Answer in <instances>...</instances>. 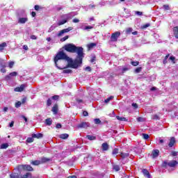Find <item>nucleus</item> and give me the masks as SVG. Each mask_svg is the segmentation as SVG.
Listing matches in <instances>:
<instances>
[{
  "instance_id": "nucleus-19",
  "label": "nucleus",
  "mask_w": 178,
  "mask_h": 178,
  "mask_svg": "<svg viewBox=\"0 0 178 178\" xmlns=\"http://www.w3.org/2000/svg\"><path fill=\"white\" fill-rule=\"evenodd\" d=\"M120 156L122 159H126V158H129V156H130V154L121 152Z\"/></svg>"
},
{
  "instance_id": "nucleus-32",
  "label": "nucleus",
  "mask_w": 178,
  "mask_h": 178,
  "mask_svg": "<svg viewBox=\"0 0 178 178\" xmlns=\"http://www.w3.org/2000/svg\"><path fill=\"white\" fill-rule=\"evenodd\" d=\"M81 29H82V30H92V29H94V27L92 26H85L84 28L81 27Z\"/></svg>"
},
{
  "instance_id": "nucleus-33",
  "label": "nucleus",
  "mask_w": 178,
  "mask_h": 178,
  "mask_svg": "<svg viewBox=\"0 0 178 178\" xmlns=\"http://www.w3.org/2000/svg\"><path fill=\"white\" fill-rule=\"evenodd\" d=\"M119 154V149L115 148L112 152V155H116Z\"/></svg>"
},
{
  "instance_id": "nucleus-27",
  "label": "nucleus",
  "mask_w": 178,
  "mask_h": 178,
  "mask_svg": "<svg viewBox=\"0 0 178 178\" xmlns=\"http://www.w3.org/2000/svg\"><path fill=\"white\" fill-rule=\"evenodd\" d=\"M116 119H118V120H120V122H127V119L124 117L117 116Z\"/></svg>"
},
{
  "instance_id": "nucleus-34",
  "label": "nucleus",
  "mask_w": 178,
  "mask_h": 178,
  "mask_svg": "<svg viewBox=\"0 0 178 178\" xmlns=\"http://www.w3.org/2000/svg\"><path fill=\"white\" fill-rule=\"evenodd\" d=\"M10 178H19V174L13 173L10 175Z\"/></svg>"
},
{
  "instance_id": "nucleus-8",
  "label": "nucleus",
  "mask_w": 178,
  "mask_h": 178,
  "mask_svg": "<svg viewBox=\"0 0 178 178\" xmlns=\"http://www.w3.org/2000/svg\"><path fill=\"white\" fill-rule=\"evenodd\" d=\"M24 88H26V85L22 84L20 87L15 88L14 91H15V92H22V91H24Z\"/></svg>"
},
{
  "instance_id": "nucleus-39",
  "label": "nucleus",
  "mask_w": 178,
  "mask_h": 178,
  "mask_svg": "<svg viewBox=\"0 0 178 178\" xmlns=\"http://www.w3.org/2000/svg\"><path fill=\"white\" fill-rule=\"evenodd\" d=\"M47 106H51L52 105V99H48L47 102Z\"/></svg>"
},
{
  "instance_id": "nucleus-17",
  "label": "nucleus",
  "mask_w": 178,
  "mask_h": 178,
  "mask_svg": "<svg viewBox=\"0 0 178 178\" xmlns=\"http://www.w3.org/2000/svg\"><path fill=\"white\" fill-rule=\"evenodd\" d=\"M120 70H121L122 74L124 73H126V72L130 70V67H123L122 68H120Z\"/></svg>"
},
{
  "instance_id": "nucleus-59",
  "label": "nucleus",
  "mask_w": 178,
  "mask_h": 178,
  "mask_svg": "<svg viewBox=\"0 0 178 178\" xmlns=\"http://www.w3.org/2000/svg\"><path fill=\"white\" fill-rule=\"evenodd\" d=\"M132 106L133 108H134L135 109H137V108H138V105L136 103H133L132 104Z\"/></svg>"
},
{
  "instance_id": "nucleus-3",
  "label": "nucleus",
  "mask_w": 178,
  "mask_h": 178,
  "mask_svg": "<svg viewBox=\"0 0 178 178\" xmlns=\"http://www.w3.org/2000/svg\"><path fill=\"white\" fill-rule=\"evenodd\" d=\"M74 16L73 13H69L67 14H63L60 16V19L58 20L56 24H54L51 26V27L48 30V33H51L54 31L56 29V27L59 26H63V24H66L69 20H72V17Z\"/></svg>"
},
{
  "instance_id": "nucleus-50",
  "label": "nucleus",
  "mask_w": 178,
  "mask_h": 178,
  "mask_svg": "<svg viewBox=\"0 0 178 178\" xmlns=\"http://www.w3.org/2000/svg\"><path fill=\"white\" fill-rule=\"evenodd\" d=\"M15 65V62L11 61L8 63V66L10 67V69H12V67H13V65Z\"/></svg>"
},
{
  "instance_id": "nucleus-30",
  "label": "nucleus",
  "mask_w": 178,
  "mask_h": 178,
  "mask_svg": "<svg viewBox=\"0 0 178 178\" xmlns=\"http://www.w3.org/2000/svg\"><path fill=\"white\" fill-rule=\"evenodd\" d=\"M113 169L115 172H119V170H120V167L118 165H115L113 166Z\"/></svg>"
},
{
  "instance_id": "nucleus-28",
  "label": "nucleus",
  "mask_w": 178,
  "mask_h": 178,
  "mask_svg": "<svg viewBox=\"0 0 178 178\" xmlns=\"http://www.w3.org/2000/svg\"><path fill=\"white\" fill-rule=\"evenodd\" d=\"M94 47H97V43H90L88 44V49H92Z\"/></svg>"
},
{
  "instance_id": "nucleus-1",
  "label": "nucleus",
  "mask_w": 178,
  "mask_h": 178,
  "mask_svg": "<svg viewBox=\"0 0 178 178\" xmlns=\"http://www.w3.org/2000/svg\"><path fill=\"white\" fill-rule=\"evenodd\" d=\"M63 49H65L70 54H77L76 58L74 60V67H79L83 63V58H84V49L81 47H77L72 43H68L63 47Z\"/></svg>"
},
{
  "instance_id": "nucleus-55",
  "label": "nucleus",
  "mask_w": 178,
  "mask_h": 178,
  "mask_svg": "<svg viewBox=\"0 0 178 178\" xmlns=\"http://www.w3.org/2000/svg\"><path fill=\"white\" fill-rule=\"evenodd\" d=\"M141 67H138L135 70V72L136 73H140V72H141Z\"/></svg>"
},
{
  "instance_id": "nucleus-52",
  "label": "nucleus",
  "mask_w": 178,
  "mask_h": 178,
  "mask_svg": "<svg viewBox=\"0 0 178 178\" xmlns=\"http://www.w3.org/2000/svg\"><path fill=\"white\" fill-rule=\"evenodd\" d=\"M126 31H127V34H130L131 33V31H133V29L128 28Z\"/></svg>"
},
{
  "instance_id": "nucleus-21",
  "label": "nucleus",
  "mask_w": 178,
  "mask_h": 178,
  "mask_svg": "<svg viewBox=\"0 0 178 178\" xmlns=\"http://www.w3.org/2000/svg\"><path fill=\"white\" fill-rule=\"evenodd\" d=\"M86 138H88V140H90V141H94L95 140H97V137L92 135H87Z\"/></svg>"
},
{
  "instance_id": "nucleus-24",
  "label": "nucleus",
  "mask_w": 178,
  "mask_h": 178,
  "mask_svg": "<svg viewBox=\"0 0 178 178\" xmlns=\"http://www.w3.org/2000/svg\"><path fill=\"white\" fill-rule=\"evenodd\" d=\"M6 47H8V44H6V42H3L1 44H0V51H3V49H5Z\"/></svg>"
},
{
  "instance_id": "nucleus-23",
  "label": "nucleus",
  "mask_w": 178,
  "mask_h": 178,
  "mask_svg": "<svg viewBox=\"0 0 178 178\" xmlns=\"http://www.w3.org/2000/svg\"><path fill=\"white\" fill-rule=\"evenodd\" d=\"M40 163H41V161L38 160L33 161L31 162V164L33 165L34 166H38V165H40Z\"/></svg>"
},
{
  "instance_id": "nucleus-58",
  "label": "nucleus",
  "mask_w": 178,
  "mask_h": 178,
  "mask_svg": "<svg viewBox=\"0 0 178 178\" xmlns=\"http://www.w3.org/2000/svg\"><path fill=\"white\" fill-rule=\"evenodd\" d=\"M77 104H83V99H76Z\"/></svg>"
},
{
  "instance_id": "nucleus-41",
  "label": "nucleus",
  "mask_w": 178,
  "mask_h": 178,
  "mask_svg": "<svg viewBox=\"0 0 178 178\" xmlns=\"http://www.w3.org/2000/svg\"><path fill=\"white\" fill-rule=\"evenodd\" d=\"M143 138H144V140H148V138H149V135L147 134H143Z\"/></svg>"
},
{
  "instance_id": "nucleus-54",
  "label": "nucleus",
  "mask_w": 178,
  "mask_h": 178,
  "mask_svg": "<svg viewBox=\"0 0 178 178\" xmlns=\"http://www.w3.org/2000/svg\"><path fill=\"white\" fill-rule=\"evenodd\" d=\"M171 154H172V156H177V152L172 151L171 152Z\"/></svg>"
},
{
  "instance_id": "nucleus-4",
  "label": "nucleus",
  "mask_w": 178,
  "mask_h": 178,
  "mask_svg": "<svg viewBox=\"0 0 178 178\" xmlns=\"http://www.w3.org/2000/svg\"><path fill=\"white\" fill-rule=\"evenodd\" d=\"M18 170L19 171L26 170L27 172H33L34 169L33 168V167H31V165L26 164V165H19Z\"/></svg>"
},
{
  "instance_id": "nucleus-14",
  "label": "nucleus",
  "mask_w": 178,
  "mask_h": 178,
  "mask_svg": "<svg viewBox=\"0 0 178 178\" xmlns=\"http://www.w3.org/2000/svg\"><path fill=\"white\" fill-rule=\"evenodd\" d=\"M33 138H42L44 135L42 134H32Z\"/></svg>"
},
{
  "instance_id": "nucleus-26",
  "label": "nucleus",
  "mask_w": 178,
  "mask_h": 178,
  "mask_svg": "<svg viewBox=\"0 0 178 178\" xmlns=\"http://www.w3.org/2000/svg\"><path fill=\"white\" fill-rule=\"evenodd\" d=\"M45 124H47V126H51V124H52V120L51 118L46 119Z\"/></svg>"
},
{
  "instance_id": "nucleus-63",
  "label": "nucleus",
  "mask_w": 178,
  "mask_h": 178,
  "mask_svg": "<svg viewBox=\"0 0 178 178\" xmlns=\"http://www.w3.org/2000/svg\"><path fill=\"white\" fill-rule=\"evenodd\" d=\"M83 116H88V112L85 111L83 112Z\"/></svg>"
},
{
  "instance_id": "nucleus-51",
  "label": "nucleus",
  "mask_w": 178,
  "mask_h": 178,
  "mask_svg": "<svg viewBox=\"0 0 178 178\" xmlns=\"http://www.w3.org/2000/svg\"><path fill=\"white\" fill-rule=\"evenodd\" d=\"M163 8L165 9V10H169L170 9L169 5L168 4L163 5Z\"/></svg>"
},
{
  "instance_id": "nucleus-20",
  "label": "nucleus",
  "mask_w": 178,
  "mask_h": 178,
  "mask_svg": "<svg viewBox=\"0 0 178 178\" xmlns=\"http://www.w3.org/2000/svg\"><path fill=\"white\" fill-rule=\"evenodd\" d=\"M173 33L175 38L178 39V26H175L173 28Z\"/></svg>"
},
{
  "instance_id": "nucleus-46",
  "label": "nucleus",
  "mask_w": 178,
  "mask_h": 178,
  "mask_svg": "<svg viewBox=\"0 0 178 178\" xmlns=\"http://www.w3.org/2000/svg\"><path fill=\"white\" fill-rule=\"evenodd\" d=\"M10 76H11V77H16V76H17V72H13L11 73H10Z\"/></svg>"
},
{
  "instance_id": "nucleus-53",
  "label": "nucleus",
  "mask_w": 178,
  "mask_h": 178,
  "mask_svg": "<svg viewBox=\"0 0 178 178\" xmlns=\"http://www.w3.org/2000/svg\"><path fill=\"white\" fill-rule=\"evenodd\" d=\"M99 5H101V6H105V5H106V1H100Z\"/></svg>"
},
{
  "instance_id": "nucleus-45",
  "label": "nucleus",
  "mask_w": 178,
  "mask_h": 178,
  "mask_svg": "<svg viewBox=\"0 0 178 178\" xmlns=\"http://www.w3.org/2000/svg\"><path fill=\"white\" fill-rule=\"evenodd\" d=\"M0 66L2 68L6 67V63H5L4 61H1V63H0Z\"/></svg>"
},
{
  "instance_id": "nucleus-25",
  "label": "nucleus",
  "mask_w": 178,
  "mask_h": 178,
  "mask_svg": "<svg viewBox=\"0 0 178 178\" xmlns=\"http://www.w3.org/2000/svg\"><path fill=\"white\" fill-rule=\"evenodd\" d=\"M51 111L54 115H56V113H58V105L56 104L54 106H53Z\"/></svg>"
},
{
  "instance_id": "nucleus-7",
  "label": "nucleus",
  "mask_w": 178,
  "mask_h": 178,
  "mask_svg": "<svg viewBox=\"0 0 178 178\" xmlns=\"http://www.w3.org/2000/svg\"><path fill=\"white\" fill-rule=\"evenodd\" d=\"M72 30H73V28L72 27H68L67 29H63L58 33V36L60 37L63 35V34H65V33H69V31H72Z\"/></svg>"
},
{
  "instance_id": "nucleus-57",
  "label": "nucleus",
  "mask_w": 178,
  "mask_h": 178,
  "mask_svg": "<svg viewBox=\"0 0 178 178\" xmlns=\"http://www.w3.org/2000/svg\"><path fill=\"white\" fill-rule=\"evenodd\" d=\"M69 38V35H66L64 38H61V41H66Z\"/></svg>"
},
{
  "instance_id": "nucleus-5",
  "label": "nucleus",
  "mask_w": 178,
  "mask_h": 178,
  "mask_svg": "<svg viewBox=\"0 0 178 178\" xmlns=\"http://www.w3.org/2000/svg\"><path fill=\"white\" fill-rule=\"evenodd\" d=\"M120 36V32L117 31L111 34V40L113 42H116L118 41V38Z\"/></svg>"
},
{
  "instance_id": "nucleus-11",
  "label": "nucleus",
  "mask_w": 178,
  "mask_h": 178,
  "mask_svg": "<svg viewBox=\"0 0 178 178\" xmlns=\"http://www.w3.org/2000/svg\"><path fill=\"white\" fill-rule=\"evenodd\" d=\"M152 156L154 159L159 156V149H154L152 152Z\"/></svg>"
},
{
  "instance_id": "nucleus-2",
  "label": "nucleus",
  "mask_w": 178,
  "mask_h": 178,
  "mask_svg": "<svg viewBox=\"0 0 178 178\" xmlns=\"http://www.w3.org/2000/svg\"><path fill=\"white\" fill-rule=\"evenodd\" d=\"M59 60H66L68 63V66L70 67H72V69H77L78 67H74L73 65H74V62L73 60V58L69 57L68 56L66 55V53L63 52V50L58 51L56 54V56L54 57V63L56 67L58 68L60 70H63V69H66L65 67H59L58 65V62Z\"/></svg>"
},
{
  "instance_id": "nucleus-60",
  "label": "nucleus",
  "mask_w": 178,
  "mask_h": 178,
  "mask_svg": "<svg viewBox=\"0 0 178 178\" xmlns=\"http://www.w3.org/2000/svg\"><path fill=\"white\" fill-rule=\"evenodd\" d=\"M56 129H61L62 128V124H57L56 125Z\"/></svg>"
},
{
  "instance_id": "nucleus-31",
  "label": "nucleus",
  "mask_w": 178,
  "mask_h": 178,
  "mask_svg": "<svg viewBox=\"0 0 178 178\" xmlns=\"http://www.w3.org/2000/svg\"><path fill=\"white\" fill-rule=\"evenodd\" d=\"M31 176V172H26L25 175L21 176V178H29Z\"/></svg>"
},
{
  "instance_id": "nucleus-61",
  "label": "nucleus",
  "mask_w": 178,
  "mask_h": 178,
  "mask_svg": "<svg viewBox=\"0 0 178 178\" xmlns=\"http://www.w3.org/2000/svg\"><path fill=\"white\" fill-rule=\"evenodd\" d=\"M150 24H146L143 25V29H147V27H149Z\"/></svg>"
},
{
  "instance_id": "nucleus-62",
  "label": "nucleus",
  "mask_w": 178,
  "mask_h": 178,
  "mask_svg": "<svg viewBox=\"0 0 178 178\" xmlns=\"http://www.w3.org/2000/svg\"><path fill=\"white\" fill-rule=\"evenodd\" d=\"M1 73H6V69H5V67H3L1 69Z\"/></svg>"
},
{
  "instance_id": "nucleus-42",
  "label": "nucleus",
  "mask_w": 178,
  "mask_h": 178,
  "mask_svg": "<svg viewBox=\"0 0 178 178\" xmlns=\"http://www.w3.org/2000/svg\"><path fill=\"white\" fill-rule=\"evenodd\" d=\"M12 79V76H10V74H9L8 75H6V76H5V80L6 81H9V80H10Z\"/></svg>"
},
{
  "instance_id": "nucleus-56",
  "label": "nucleus",
  "mask_w": 178,
  "mask_h": 178,
  "mask_svg": "<svg viewBox=\"0 0 178 178\" xmlns=\"http://www.w3.org/2000/svg\"><path fill=\"white\" fill-rule=\"evenodd\" d=\"M136 15H137L138 16H143V12L136 11Z\"/></svg>"
},
{
  "instance_id": "nucleus-40",
  "label": "nucleus",
  "mask_w": 178,
  "mask_h": 178,
  "mask_svg": "<svg viewBox=\"0 0 178 178\" xmlns=\"http://www.w3.org/2000/svg\"><path fill=\"white\" fill-rule=\"evenodd\" d=\"M72 70H64L63 72L65 74H69L70 73H72Z\"/></svg>"
},
{
  "instance_id": "nucleus-13",
  "label": "nucleus",
  "mask_w": 178,
  "mask_h": 178,
  "mask_svg": "<svg viewBox=\"0 0 178 178\" xmlns=\"http://www.w3.org/2000/svg\"><path fill=\"white\" fill-rule=\"evenodd\" d=\"M175 144H176V139L175 138V137H171L170 140V143H168V147L170 148H172V147H173Z\"/></svg>"
},
{
  "instance_id": "nucleus-43",
  "label": "nucleus",
  "mask_w": 178,
  "mask_h": 178,
  "mask_svg": "<svg viewBox=\"0 0 178 178\" xmlns=\"http://www.w3.org/2000/svg\"><path fill=\"white\" fill-rule=\"evenodd\" d=\"M138 122H145V118L143 117H139L137 118Z\"/></svg>"
},
{
  "instance_id": "nucleus-16",
  "label": "nucleus",
  "mask_w": 178,
  "mask_h": 178,
  "mask_svg": "<svg viewBox=\"0 0 178 178\" xmlns=\"http://www.w3.org/2000/svg\"><path fill=\"white\" fill-rule=\"evenodd\" d=\"M102 147L103 151H108V149H109V145L106 143H103Z\"/></svg>"
},
{
  "instance_id": "nucleus-44",
  "label": "nucleus",
  "mask_w": 178,
  "mask_h": 178,
  "mask_svg": "<svg viewBox=\"0 0 178 178\" xmlns=\"http://www.w3.org/2000/svg\"><path fill=\"white\" fill-rule=\"evenodd\" d=\"M169 163H168L167 161H163L161 166L162 168H166L167 166H168Z\"/></svg>"
},
{
  "instance_id": "nucleus-29",
  "label": "nucleus",
  "mask_w": 178,
  "mask_h": 178,
  "mask_svg": "<svg viewBox=\"0 0 178 178\" xmlns=\"http://www.w3.org/2000/svg\"><path fill=\"white\" fill-rule=\"evenodd\" d=\"M9 147V145L8 143H3L1 145V149H6Z\"/></svg>"
},
{
  "instance_id": "nucleus-36",
  "label": "nucleus",
  "mask_w": 178,
  "mask_h": 178,
  "mask_svg": "<svg viewBox=\"0 0 178 178\" xmlns=\"http://www.w3.org/2000/svg\"><path fill=\"white\" fill-rule=\"evenodd\" d=\"M34 142V138L31 137V138H27L26 139V143H33Z\"/></svg>"
},
{
  "instance_id": "nucleus-47",
  "label": "nucleus",
  "mask_w": 178,
  "mask_h": 178,
  "mask_svg": "<svg viewBox=\"0 0 178 178\" xmlns=\"http://www.w3.org/2000/svg\"><path fill=\"white\" fill-rule=\"evenodd\" d=\"M152 119L154 120H159V115H153V117H152Z\"/></svg>"
},
{
  "instance_id": "nucleus-10",
  "label": "nucleus",
  "mask_w": 178,
  "mask_h": 178,
  "mask_svg": "<svg viewBox=\"0 0 178 178\" xmlns=\"http://www.w3.org/2000/svg\"><path fill=\"white\" fill-rule=\"evenodd\" d=\"M142 173L144 175L145 177L151 178V174H149L148 170L145 168L142 169Z\"/></svg>"
},
{
  "instance_id": "nucleus-6",
  "label": "nucleus",
  "mask_w": 178,
  "mask_h": 178,
  "mask_svg": "<svg viewBox=\"0 0 178 178\" xmlns=\"http://www.w3.org/2000/svg\"><path fill=\"white\" fill-rule=\"evenodd\" d=\"M77 129H87V127H90V123L88 122H81L77 125Z\"/></svg>"
},
{
  "instance_id": "nucleus-38",
  "label": "nucleus",
  "mask_w": 178,
  "mask_h": 178,
  "mask_svg": "<svg viewBox=\"0 0 178 178\" xmlns=\"http://www.w3.org/2000/svg\"><path fill=\"white\" fill-rule=\"evenodd\" d=\"M111 99H113V96H111L104 100L105 104H108Z\"/></svg>"
},
{
  "instance_id": "nucleus-35",
  "label": "nucleus",
  "mask_w": 178,
  "mask_h": 178,
  "mask_svg": "<svg viewBox=\"0 0 178 178\" xmlns=\"http://www.w3.org/2000/svg\"><path fill=\"white\" fill-rule=\"evenodd\" d=\"M94 122L95 124H101V120L99 118H95Z\"/></svg>"
},
{
  "instance_id": "nucleus-22",
  "label": "nucleus",
  "mask_w": 178,
  "mask_h": 178,
  "mask_svg": "<svg viewBox=\"0 0 178 178\" xmlns=\"http://www.w3.org/2000/svg\"><path fill=\"white\" fill-rule=\"evenodd\" d=\"M50 161H51V159H48L47 157H42L41 159L40 163H45L47 162H50Z\"/></svg>"
},
{
  "instance_id": "nucleus-48",
  "label": "nucleus",
  "mask_w": 178,
  "mask_h": 178,
  "mask_svg": "<svg viewBox=\"0 0 178 178\" xmlns=\"http://www.w3.org/2000/svg\"><path fill=\"white\" fill-rule=\"evenodd\" d=\"M20 106H22V102H17L15 104V108H20Z\"/></svg>"
},
{
  "instance_id": "nucleus-49",
  "label": "nucleus",
  "mask_w": 178,
  "mask_h": 178,
  "mask_svg": "<svg viewBox=\"0 0 178 178\" xmlns=\"http://www.w3.org/2000/svg\"><path fill=\"white\" fill-rule=\"evenodd\" d=\"M51 99H54V101H58L59 99V95H54L51 97Z\"/></svg>"
},
{
  "instance_id": "nucleus-64",
  "label": "nucleus",
  "mask_w": 178,
  "mask_h": 178,
  "mask_svg": "<svg viewBox=\"0 0 178 178\" xmlns=\"http://www.w3.org/2000/svg\"><path fill=\"white\" fill-rule=\"evenodd\" d=\"M35 10H40V6H38V5H36V6H35Z\"/></svg>"
},
{
  "instance_id": "nucleus-9",
  "label": "nucleus",
  "mask_w": 178,
  "mask_h": 178,
  "mask_svg": "<svg viewBox=\"0 0 178 178\" xmlns=\"http://www.w3.org/2000/svg\"><path fill=\"white\" fill-rule=\"evenodd\" d=\"M26 22H29V18L27 17H19L18 19V23L19 24H24Z\"/></svg>"
},
{
  "instance_id": "nucleus-37",
  "label": "nucleus",
  "mask_w": 178,
  "mask_h": 178,
  "mask_svg": "<svg viewBox=\"0 0 178 178\" xmlns=\"http://www.w3.org/2000/svg\"><path fill=\"white\" fill-rule=\"evenodd\" d=\"M131 64L132 65V66H138V65L140 64V62H138V61H132V62H131Z\"/></svg>"
},
{
  "instance_id": "nucleus-15",
  "label": "nucleus",
  "mask_w": 178,
  "mask_h": 178,
  "mask_svg": "<svg viewBox=\"0 0 178 178\" xmlns=\"http://www.w3.org/2000/svg\"><path fill=\"white\" fill-rule=\"evenodd\" d=\"M59 138H62V140H67V138H69V134H62L59 135Z\"/></svg>"
},
{
  "instance_id": "nucleus-18",
  "label": "nucleus",
  "mask_w": 178,
  "mask_h": 178,
  "mask_svg": "<svg viewBox=\"0 0 178 178\" xmlns=\"http://www.w3.org/2000/svg\"><path fill=\"white\" fill-rule=\"evenodd\" d=\"M106 4L113 6L114 5H118V2H116L115 0H111V1H107Z\"/></svg>"
},
{
  "instance_id": "nucleus-12",
  "label": "nucleus",
  "mask_w": 178,
  "mask_h": 178,
  "mask_svg": "<svg viewBox=\"0 0 178 178\" xmlns=\"http://www.w3.org/2000/svg\"><path fill=\"white\" fill-rule=\"evenodd\" d=\"M178 165V162L176 160H172L168 162V166L170 168H175V166Z\"/></svg>"
}]
</instances>
